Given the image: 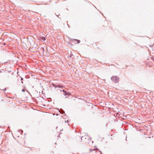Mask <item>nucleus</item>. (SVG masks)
<instances>
[{"instance_id": "obj_15", "label": "nucleus", "mask_w": 154, "mask_h": 154, "mask_svg": "<svg viewBox=\"0 0 154 154\" xmlns=\"http://www.w3.org/2000/svg\"><path fill=\"white\" fill-rule=\"evenodd\" d=\"M21 83H23V82L22 81H21Z\"/></svg>"}, {"instance_id": "obj_7", "label": "nucleus", "mask_w": 154, "mask_h": 154, "mask_svg": "<svg viewBox=\"0 0 154 154\" xmlns=\"http://www.w3.org/2000/svg\"><path fill=\"white\" fill-rule=\"evenodd\" d=\"M41 39L43 40V41H45V37H41Z\"/></svg>"}, {"instance_id": "obj_5", "label": "nucleus", "mask_w": 154, "mask_h": 154, "mask_svg": "<svg viewBox=\"0 0 154 154\" xmlns=\"http://www.w3.org/2000/svg\"><path fill=\"white\" fill-rule=\"evenodd\" d=\"M87 138H88L87 136H85L84 137H82L81 138V142L83 140H84V139H86Z\"/></svg>"}, {"instance_id": "obj_1", "label": "nucleus", "mask_w": 154, "mask_h": 154, "mask_svg": "<svg viewBox=\"0 0 154 154\" xmlns=\"http://www.w3.org/2000/svg\"><path fill=\"white\" fill-rule=\"evenodd\" d=\"M111 79L115 83H117L119 82V78L117 76H113L111 77Z\"/></svg>"}, {"instance_id": "obj_12", "label": "nucleus", "mask_w": 154, "mask_h": 154, "mask_svg": "<svg viewBox=\"0 0 154 154\" xmlns=\"http://www.w3.org/2000/svg\"><path fill=\"white\" fill-rule=\"evenodd\" d=\"M2 70L3 71V70H2V69H1V70H0V72H2Z\"/></svg>"}, {"instance_id": "obj_14", "label": "nucleus", "mask_w": 154, "mask_h": 154, "mask_svg": "<svg viewBox=\"0 0 154 154\" xmlns=\"http://www.w3.org/2000/svg\"><path fill=\"white\" fill-rule=\"evenodd\" d=\"M6 90V88H5V89L4 90V91H5Z\"/></svg>"}, {"instance_id": "obj_9", "label": "nucleus", "mask_w": 154, "mask_h": 154, "mask_svg": "<svg viewBox=\"0 0 154 154\" xmlns=\"http://www.w3.org/2000/svg\"><path fill=\"white\" fill-rule=\"evenodd\" d=\"M63 92H64L65 93H66V91H65V90H63Z\"/></svg>"}, {"instance_id": "obj_6", "label": "nucleus", "mask_w": 154, "mask_h": 154, "mask_svg": "<svg viewBox=\"0 0 154 154\" xmlns=\"http://www.w3.org/2000/svg\"><path fill=\"white\" fill-rule=\"evenodd\" d=\"M71 94L69 93V92H66V93H65L64 95L66 96V95H70Z\"/></svg>"}, {"instance_id": "obj_4", "label": "nucleus", "mask_w": 154, "mask_h": 154, "mask_svg": "<svg viewBox=\"0 0 154 154\" xmlns=\"http://www.w3.org/2000/svg\"><path fill=\"white\" fill-rule=\"evenodd\" d=\"M72 41L75 44H78L80 42V41L76 39H73L72 40Z\"/></svg>"}, {"instance_id": "obj_11", "label": "nucleus", "mask_w": 154, "mask_h": 154, "mask_svg": "<svg viewBox=\"0 0 154 154\" xmlns=\"http://www.w3.org/2000/svg\"><path fill=\"white\" fill-rule=\"evenodd\" d=\"M90 150L91 151H92L93 150L95 151V149H93L92 150V149H90Z\"/></svg>"}, {"instance_id": "obj_17", "label": "nucleus", "mask_w": 154, "mask_h": 154, "mask_svg": "<svg viewBox=\"0 0 154 154\" xmlns=\"http://www.w3.org/2000/svg\"><path fill=\"white\" fill-rule=\"evenodd\" d=\"M56 16H58L57 15H56Z\"/></svg>"}, {"instance_id": "obj_10", "label": "nucleus", "mask_w": 154, "mask_h": 154, "mask_svg": "<svg viewBox=\"0 0 154 154\" xmlns=\"http://www.w3.org/2000/svg\"><path fill=\"white\" fill-rule=\"evenodd\" d=\"M22 91L24 92L25 91V90L24 89H23L22 90Z\"/></svg>"}, {"instance_id": "obj_13", "label": "nucleus", "mask_w": 154, "mask_h": 154, "mask_svg": "<svg viewBox=\"0 0 154 154\" xmlns=\"http://www.w3.org/2000/svg\"><path fill=\"white\" fill-rule=\"evenodd\" d=\"M21 80H23V78H21Z\"/></svg>"}, {"instance_id": "obj_8", "label": "nucleus", "mask_w": 154, "mask_h": 154, "mask_svg": "<svg viewBox=\"0 0 154 154\" xmlns=\"http://www.w3.org/2000/svg\"><path fill=\"white\" fill-rule=\"evenodd\" d=\"M60 112L62 114H63V113H64V112L63 110H62V112Z\"/></svg>"}, {"instance_id": "obj_16", "label": "nucleus", "mask_w": 154, "mask_h": 154, "mask_svg": "<svg viewBox=\"0 0 154 154\" xmlns=\"http://www.w3.org/2000/svg\"><path fill=\"white\" fill-rule=\"evenodd\" d=\"M96 149L97 150H99L98 149H97V148Z\"/></svg>"}, {"instance_id": "obj_2", "label": "nucleus", "mask_w": 154, "mask_h": 154, "mask_svg": "<svg viewBox=\"0 0 154 154\" xmlns=\"http://www.w3.org/2000/svg\"><path fill=\"white\" fill-rule=\"evenodd\" d=\"M74 142L76 143L81 142V136H79V135H76L74 137Z\"/></svg>"}, {"instance_id": "obj_3", "label": "nucleus", "mask_w": 154, "mask_h": 154, "mask_svg": "<svg viewBox=\"0 0 154 154\" xmlns=\"http://www.w3.org/2000/svg\"><path fill=\"white\" fill-rule=\"evenodd\" d=\"M11 71L8 72V73L7 74V76L8 78L12 79H13L14 77V72H12L11 73H10Z\"/></svg>"}, {"instance_id": "obj_18", "label": "nucleus", "mask_w": 154, "mask_h": 154, "mask_svg": "<svg viewBox=\"0 0 154 154\" xmlns=\"http://www.w3.org/2000/svg\"><path fill=\"white\" fill-rule=\"evenodd\" d=\"M69 57H71V56H69Z\"/></svg>"}]
</instances>
